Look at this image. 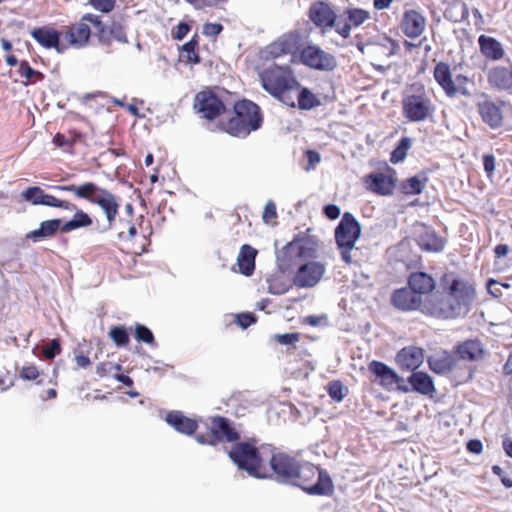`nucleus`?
Instances as JSON below:
<instances>
[{"label": "nucleus", "instance_id": "1", "mask_svg": "<svg viewBox=\"0 0 512 512\" xmlns=\"http://www.w3.org/2000/svg\"><path fill=\"white\" fill-rule=\"evenodd\" d=\"M269 444L258 445V440L250 438L237 441L228 451V456L240 470L256 478H267L266 458L269 456Z\"/></svg>", "mask_w": 512, "mask_h": 512}, {"label": "nucleus", "instance_id": "2", "mask_svg": "<svg viewBox=\"0 0 512 512\" xmlns=\"http://www.w3.org/2000/svg\"><path fill=\"white\" fill-rule=\"evenodd\" d=\"M263 123L260 107L254 102L242 99L233 104V115L218 123V128L233 137H246L258 130Z\"/></svg>", "mask_w": 512, "mask_h": 512}, {"label": "nucleus", "instance_id": "3", "mask_svg": "<svg viewBox=\"0 0 512 512\" xmlns=\"http://www.w3.org/2000/svg\"><path fill=\"white\" fill-rule=\"evenodd\" d=\"M57 190L74 194L76 198L98 205L104 212L109 227H112L119 212L117 197L94 182H84L80 185H58Z\"/></svg>", "mask_w": 512, "mask_h": 512}, {"label": "nucleus", "instance_id": "4", "mask_svg": "<svg viewBox=\"0 0 512 512\" xmlns=\"http://www.w3.org/2000/svg\"><path fill=\"white\" fill-rule=\"evenodd\" d=\"M436 106L423 84H413L401 99V112L408 122H423L433 117Z\"/></svg>", "mask_w": 512, "mask_h": 512}, {"label": "nucleus", "instance_id": "5", "mask_svg": "<svg viewBox=\"0 0 512 512\" xmlns=\"http://www.w3.org/2000/svg\"><path fill=\"white\" fill-rule=\"evenodd\" d=\"M262 87L273 97L287 106L295 107V89L298 81L293 74L286 69L275 66L265 69L260 74Z\"/></svg>", "mask_w": 512, "mask_h": 512}, {"label": "nucleus", "instance_id": "6", "mask_svg": "<svg viewBox=\"0 0 512 512\" xmlns=\"http://www.w3.org/2000/svg\"><path fill=\"white\" fill-rule=\"evenodd\" d=\"M433 77L448 98L471 96L469 85H474L473 79L464 74H458L453 78L450 65L447 62L440 61L436 63L433 69Z\"/></svg>", "mask_w": 512, "mask_h": 512}, {"label": "nucleus", "instance_id": "7", "mask_svg": "<svg viewBox=\"0 0 512 512\" xmlns=\"http://www.w3.org/2000/svg\"><path fill=\"white\" fill-rule=\"evenodd\" d=\"M226 93L227 91L220 90L217 87H205L196 93L193 109L200 117L208 121H214L228 111L223 97Z\"/></svg>", "mask_w": 512, "mask_h": 512}, {"label": "nucleus", "instance_id": "8", "mask_svg": "<svg viewBox=\"0 0 512 512\" xmlns=\"http://www.w3.org/2000/svg\"><path fill=\"white\" fill-rule=\"evenodd\" d=\"M361 235V226L356 218L345 212L335 228V241L340 251L341 259L348 265L352 263L351 252Z\"/></svg>", "mask_w": 512, "mask_h": 512}, {"label": "nucleus", "instance_id": "9", "mask_svg": "<svg viewBox=\"0 0 512 512\" xmlns=\"http://www.w3.org/2000/svg\"><path fill=\"white\" fill-rule=\"evenodd\" d=\"M93 24H100V16L86 13L77 22L64 26L62 39H64L66 51L69 48L81 49L86 47L90 41Z\"/></svg>", "mask_w": 512, "mask_h": 512}, {"label": "nucleus", "instance_id": "10", "mask_svg": "<svg viewBox=\"0 0 512 512\" xmlns=\"http://www.w3.org/2000/svg\"><path fill=\"white\" fill-rule=\"evenodd\" d=\"M440 281L444 294L449 295L463 311L467 310L476 296L474 284L467 279L455 276L454 273L443 274Z\"/></svg>", "mask_w": 512, "mask_h": 512}, {"label": "nucleus", "instance_id": "11", "mask_svg": "<svg viewBox=\"0 0 512 512\" xmlns=\"http://www.w3.org/2000/svg\"><path fill=\"white\" fill-rule=\"evenodd\" d=\"M196 440L200 444L212 446L220 442L236 443L240 440V433L228 418L215 416L211 418L209 432L197 434Z\"/></svg>", "mask_w": 512, "mask_h": 512}, {"label": "nucleus", "instance_id": "12", "mask_svg": "<svg viewBox=\"0 0 512 512\" xmlns=\"http://www.w3.org/2000/svg\"><path fill=\"white\" fill-rule=\"evenodd\" d=\"M298 464L294 456L270 445L269 456L266 458L268 477L274 474L277 478L291 480L295 476Z\"/></svg>", "mask_w": 512, "mask_h": 512}, {"label": "nucleus", "instance_id": "13", "mask_svg": "<svg viewBox=\"0 0 512 512\" xmlns=\"http://www.w3.org/2000/svg\"><path fill=\"white\" fill-rule=\"evenodd\" d=\"M463 312L459 305L447 294L427 297L422 308L424 315L438 319H455Z\"/></svg>", "mask_w": 512, "mask_h": 512}, {"label": "nucleus", "instance_id": "14", "mask_svg": "<svg viewBox=\"0 0 512 512\" xmlns=\"http://www.w3.org/2000/svg\"><path fill=\"white\" fill-rule=\"evenodd\" d=\"M506 102L503 100H492L485 98L476 105L481 120L491 129H498L503 125V108Z\"/></svg>", "mask_w": 512, "mask_h": 512}, {"label": "nucleus", "instance_id": "15", "mask_svg": "<svg viewBox=\"0 0 512 512\" xmlns=\"http://www.w3.org/2000/svg\"><path fill=\"white\" fill-rule=\"evenodd\" d=\"M291 480L309 494H320V469L318 466L309 463L298 464L295 476Z\"/></svg>", "mask_w": 512, "mask_h": 512}, {"label": "nucleus", "instance_id": "16", "mask_svg": "<svg viewBox=\"0 0 512 512\" xmlns=\"http://www.w3.org/2000/svg\"><path fill=\"white\" fill-rule=\"evenodd\" d=\"M23 200L30 202L33 205H45L54 208L72 209L73 203L68 200H61L53 195L45 193V191L38 186L28 187L21 193Z\"/></svg>", "mask_w": 512, "mask_h": 512}, {"label": "nucleus", "instance_id": "17", "mask_svg": "<svg viewBox=\"0 0 512 512\" xmlns=\"http://www.w3.org/2000/svg\"><path fill=\"white\" fill-rule=\"evenodd\" d=\"M32 38L46 49H55L58 53L66 52L62 30L58 31L50 26L34 28L31 31Z\"/></svg>", "mask_w": 512, "mask_h": 512}, {"label": "nucleus", "instance_id": "18", "mask_svg": "<svg viewBox=\"0 0 512 512\" xmlns=\"http://www.w3.org/2000/svg\"><path fill=\"white\" fill-rule=\"evenodd\" d=\"M426 24V18L421 12L409 9L405 10L402 15L400 29L406 37L415 39L424 33Z\"/></svg>", "mask_w": 512, "mask_h": 512}, {"label": "nucleus", "instance_id": "19", "mask_svg": "<svg viewBox=\"0 0 512 512\" xmlns=\"http://www.w3.org/2000/svg\"><path fill=\"white\" fill-rule=\"evenodd\" d=\"M392 305L401 311H420L424 306V300L417 295L411 288L402 287L396 289L391 296Z\"/></svg>", "mask_w": 512, "mask_h": 512}, {"label": "nucleus", "instance_id": "20", "mask_svg": "<svg viewBox=\"0 0 512 512\" xmlns=\"http://www.w3.org/2000/svg\"><path fill=\"white\" fill-rule=\"evenodd\" d=\"M368 369L375 376V379L379 381V384L387 390H391L402 381L392 368L381 361H371L368 364Z\"/></svg>", "mask_w": 512, "mask_h": 512}, {"label": "nucleus", "instance_id": "21", "mask_svg": "<svg viewBox=\"0 0 512 512\" xmlns=\"http://www.w3.org/2000/svg\"><path fill=\"white\" fill-rule=\"evenodd\" d=\"M487 81L494 90H512V65L492 67L487 73Z\"/></svg>", "mask_w": 512, "mask_h": 512}, {"label": "nucleus", "instance_id": "22", "mask_svg": "<svg viewBox=\"0 0 512 512\" xmlns=\"http://www.w3.org/2000/svg\"><path fill=\"white\" fill-rule=\"evenodd\" d=\"M395 178L384 173H370L364 177L368 190L378 195H391L395 188Z\"/></svg>", "mask_w": 512, "mask_h": 512}, {"label": "nucleus", "instance_id": "23", "mask_svg": "<svg viewBox=\"0 0 512 512\" xmlns=\"http://www.w3.org/2000/svg\"><path fill=\"white\" fill-rule=\"evenodd\" d=\"M165 421L177 432L188 436L193 435L198 428L197 421L185 416L181 411L168 412Z\"/></svg>", "mask_w": 512, "mask_h": 512}, {"label": "nucleus", "instance_id": "24", "mask_svg": "<svg viewBox=\"0 0 512 512\" xmlns=\"http://www.w3.org/2000/svg\"><path fill=\"white\" fill-rule=\"evenodd\" d=\"M407 284L417 295L430 294L436 287L435 279L428 273L417 271L409 275Z\"/></svg>", "mask_w": 512, "mask_h": 512}, {"label": "nucleus", "instance_id": "25", "mask_svg": "<svg viewBox=\"0 0 512 512\" xmlns=\"http://www.w3.org/2000/svg\"><path fill=\"white\" fill-rule=\"evenodd\" d=\"M306 256V248L303 242L296 240L289 242L283 247L280 260L286 268H291L293 265H300V261Z\"/></svg>", "mask_w": 512, "mask_h": 512}, {"label": "nucleus", "instance_id": "26", "mask_svg": "<svg viewBox=\"0 0 512 512\" xmlns=\"http://www.w3.org/2000/svg\"><path fill=\"white\" fill-rule=\"evenodd\" d=\"M320 279V266L317 263L300 264L294 276V283L298 287H312Z\"/></svg>", "mask_w": 512, "mask_h": 512}, {"label": "nucleus", "instance_id": "27", "mask_svg": "<svg viewBox=\"0 0 512 512\" xmlns=\"http://www.w3.org/2000/svg\"><path fill=\"white\" fill-rule=\"evenodd\" d=\"M399 367L403 370L415 371L423 361V354L420 349L404 347L396 356Z\"/></svg>", "mask_w": 512, "mask_h": 512}, {"label": "nucleus", "instance_id": "28", "mask_svg": "<svg viewBox=\"0 0 512 512\" xmlns=\"http://www.w3.org/2000/svg\"><path fill=\"white\" fill-rule=\"evenodd\" d=\"M457 358L450 352L442 351L428 359L430 369L437 374L451 372L457 366Z\"/></svg>", "mask_w": 512, "mask_h": 512}, {"label": "nucleus", "instance_id": "29", "mask_svg": "<svg viewBox=\"0 0 512 512\" xmlns=\"http://www.w3.org/2000/svg\"><path fill=\"white\" fill-rule=\"evenodd\" d=\"M478 44L482 55L489 60L497 61L502 59L505 55L502 44L494 37L480 35Z\"/></svg>", "mask_w": 512, "mask_h": 512}, {"label": "nucleus", "instance_id": "30", "mask_svg": "<svg viewBox=\"0 0 512 512\" xmlns=\"http://www.w3.org/2000/svg\"><path fill=\"white\" fill-rule=\"evenodd\" d=\"M456 353L460 359L468 361H478L483 358L484 349L481 341L477 339H468L456 346Z\"/></svg>", "mask_w": 512, "mask_h": 512}, {"label": "nucleus", "instance_id": "31", "mask_svg": "<svg viewBox=\"0 0 512 512\" xmlns=\"http://www.w3.org/2000/svg\"><path fill=\"white\" fill-rule=\"evenodd\" d=\"M412 390L426 396L432 397L435 393V386L432 378L423 371H414L407 379Z\"/></svg>", "mask_w": 512, "mask_h": 512}, {"label": "nucleus", "instance_id": "32", "mask_svg": "<svg viewBox=\"0 0 512 512\" xmlns=\"http://www.w3.org/2000/svg\"><path fill=\"white\" fill-rule=\"evenodd\" d=\"M417 244L423 251L439 253L444 250L446 240L438 235L434 230H427L419 235Z\"/></svg>", "mask_w": 512, "mask_h": 512}, {"label": "nucleus", "instance_id": "33", "mask_svg": "<svg viewBox=\"0 0 512 512\" xmlns=\"http://www.w3.org/2000/svg\"><path fill=\"white\" fill-rule=\"evenodd\" d=\"M256 256L255 248L248 244L242 245L237 257L238 271L245 276H251L255 270Z\"/></svg>", "mask_w": 512, "mask_h": 512}, {"label": "nucleus", "instance_id": "34", "mask_svg": "<svg viewBox=\"0 0 512 512\" xmlns=\"http://www.w3.org/2000/svg\"><path fill=\"white\" fill-rule=\"evenodd\" d=\"M74 208L67 209L68 211H74L73 217L65 222L61 227L62 233H69L73 230L80 228H87L93 224V220L88 213L79 209L76 204L73 203Z\"/></svg>", "mask_w": 512, "mask_h": 512}, {"label": "nucleus", "instance_id": "35", "mask_svg": "<svg viewBox=\"0 0 512 512\" xmlns=\"http://www.w3.org/2000/svg\"><path fill=\"white\" fill-rule=\"evenodd\" d=\"M61 219H51L46 220L40 223L38 229L30 231L27 234V238L32 239L34 241H40L45 238L53 237L58 230L61 231L62 227Z\"/></svg>", "mask_w": 512, "mask_h": 512}, {"label": "nucleus", "instance_id": "36", "mask_svg": "<svg viewBox=\"0 0 512 512\" xmlns=\"http://www.w3.org/2000/svg\"><path fill=\"white\" fill-rule=\"evenodd\" d=\"M444 16L451 22H462L469 16L468 6L462 0H453L445 9Z\"/></svg>", "mask_w": 512, "mask_h": 512}, {"label": "nucleus", "instance_id": "37", "mask_svg": "<svg viewBox=\"0 0 512 512\" xmlns=\"http://www.w3.org/2000/svg\"><path fill=\"white\" fill-rule=\"evenodd\" d=\"M199 37L195 34L190 41L183 44L180 49V58L188 64H199L201 58L198 54Z\"/></svg>", "mask_w": 512, "mask_h": 512}, {"label": "nucleus", "instance_id": "38", "mask_svg": "<svg viewBox=\"0 0 512 512\" xmlns=\"http://www.w3.org/2000/svg\"><path fill=\"white\" fill-rule=\"evenodd\" d=\"M302 110H309L318 105L317 97L307 88L298 87L295 89V104Z\"/></svg>", "mask_w": 512, "mask_h": 512}, {"label": "nucleus", "instance_id": "39", "mask_svg": "<svg viewBox=\"0 0 512 512\" xmlns=\"http://www.w3.org/2000/svg\"><path fill=\"white\" fill-rule=\"evenodd\" d=\"M427 180L425 176L420 177L416 175L410 177L401 183V192L406 195H418L424 190Z\"/></svg>", "mask_w": 512, "mask_h": 512}, {"label": "nucleus", "instance_id": "40", "mask_svg": "<svg viewBox=\"0 0 512 512\" xmlns=\"http://www.w3.org/2000/svg\"><path fill=\"white\" fill-rule=\"evenodd\" d=\"M18 73L25 79L22 83L26 86L35 84L44 79V75L40 71L33 69L25 60L19 63Z\"/></svg>", "mask_w": 512, "mask_h": 512}, {"label": "nucleus", "instance_id": "41", "mask_svg": "<svg viewBox=\"0 0 512 512\" xmlns=\"http://www.w3.org/2000/svg\"><path fill=\"white\" fill-rule=\"evenodd\" d=\"M301 61L312 68L320 69V49L316 46H307L300 54Z\"/></svg>", "mask_w": 512, "mask_h": 512}, {"label": "nucleus", "instance_id": "42", "mask_svg": "<svg viewBox=\"0 0 512 512\" xmlns=\"http://www.w3.org/2000/svg\"><path fill=\"white\" fill-rule=\"evenodd\" d=\"M79 138L80 134L75 131H69L68 134L56 133L53 137V143L55 146L69 151L73 149Z\"/></svg>", "mask_w": 512, "mask_h": 512}, {"label": "nucleus", "instance_id": "43", "mask_svg": "<svg viewBox=\"0 0 512 512\" xmlns=\"http://www.w3.org/2000/svg\"><path fill=\"white\" fill-rule=\"evenodd\" d=\"M109 337L118 347H125L129 344V334L124 326H112L109 330Z\"/></svg>", "mask_w": 512, "mask_h": 512}, {"label": "nucleus", "instance_id": "44", "mask_svg": "<svg viewBox=\"0 0 512 512\" xmlns=\"http://www.w3.org/2000/svg\"><path fill=\"white\" fill-rule=\"evenodd\" d=\"M411 147V139L409 137H402L391 153L390 161L393 164L399 163L406 158L407 152Z\"/></svg>", "mask_w": 512, "mask_h": 512}, {"label": "nucleus", "instance_id": "45", "mask_svg": "<svg viewBox=\"0 0 512 512\" xmlns=\"http://www.w3.org/2000/svg\"><path fill=\"white\" fill-rule=\"evenodd\" d=\"M351 27H358L370 18V13L360 8H350L346 11Z\"/></svg>", "mask_w": 512, "mask_h": 512}, {"label": "nucleus", "instance_id": "46", "mask_svg": "<svg viewBox=\"0 0 512 512\" xmlns=\"http://www.w3.org/2000/svg\"><path fill=\"white\" fill-rule=\"evenodd\" d=\"M134 336L139 342H143L151 346H156V341L152 331L143 324L137 323L135 325Z\"/></svg>", "mask_w": 512, "mask_h": 512}, {"label": "nucleus", "instance_id": "47", "mask_svg": "<svg viewBox=\"0 0 512 512\" xmlns=\"http://www.w3.org/2000/svg\"><path fill=\"white\" fill-rule=\"evenodd\" d=\"M327 391L333 401L341 402L346 396L347 388L344 387L341 381L335 380L328 384Z\"/></svg>", "mask_w": 512, "mask_h": 512}, {"label": "nucleus", "instance_id": "48", "mask_svg": "<svg viewBox=\"0 0 512 512\" xmlns=\"http://www.w3.org/2000/svg\"><path fill=\"white\" fill-rule=\"evenodd\" d=\"M109 35H110V44L112 41H117L119 43H127L128 38L126 35V31L120 23L113 22L109 26Z\"/></svg>", "mask_w": 512, "mask_h": 512}, {"label": "nucleus", "instance_id": "49", "mask_svg": "<svg viewBox=\"0 0 512 512\" xmlns=\"http://www.w3.org/2000/svg\"><path fill=\"white\" fill-rule=\"evenodd\" d=\"M62 351L59 339H52L43 347L42 353L47 360L54 359Z\"/></svg>", "mask_w": 512, "mask_h": 512}, {"label": "nucleus", "instance_id": "50", "mask_svg": "<svg viewBox=\"0 0 512 512\" xmlns=\"http://www.w3.org/2000/svg\"><path fill=\"white\" fill-rule=\"evenodd\" d=\"M332 27H335L336 32L343 38H348L350 36L351 24L347 17L338 16Z\"/></svg>", "mask_w": 512, "mask_h": 512}, {"label": "nucleus", "instance_id": "51", "mask_svg": "<svg viewBox=\"0 0 512 512\" xmlns=\"http://www.w3.org/2000/svg\"><path fill=\"white\" fill-rule=\"evenodd\" d=\"M19 376L23 380L34 381L40 376V371L34 364L25 365L20 369Z\"/></svg>", "mask_w": 512, "mask_h": 512}, {"label": "nucleus", "instance_id": "52", "mask_svg": "<svg viewBox=\"0 0 512 512\" xmlns=\"http://www.w3.org/2000/svg\"><path fill=\"white\" fill-rule=\"evenodd\" d=\"M89 4L102 13H109L115 8L116 0H89Z\"/></svg>", "mask_w": 512, "mask_h": 512}, {"label": "nucleus", "instance_id": "53", "mask_svg": "<svg viewBox=\"0 0 512 512\" xmlns=\"http://www.w3.org/2000/svg\"><path fill=\"white\" fill-rule=\"evenodd\" d=\"M93 28L95 29V34L100 43L109 45L110 44V35H109V27H107L102 20L100 19V24H93Z\"/></svg>", "mask_w": 512, "mask_h": 512}, {"label": "nucleus", "instance_id": "54", "mask_svg": "<svg viewBox=\"0 0 512 512\" xmlns=\"http://www.w3.org/2000/svg\"><path fill=\"white\" fill-rule=\"evenodd\" d=\"M301 337L300 333H285V334H276L274 336L275 341L281 345H293L297 341H299Z\"/></svg>", "mask_w": 512, "mask_h": 512}, {"label": "nucleus", "instance_id": "55", "mask_svg": "<svg viewBox=\"0 0 512 512\" xmlns=\"http://www.w3.org/2000/svg\"><path fill=\"white\" fill-rule=\"evenodd\" d=\"M112 369L121 371L122 366L120 364H113L111 362H101L96 367V373L99 377L102 378L109 374Z\"/></svg>", "mask_w": 512, "mask_h": 512}, {"label": "nucleus", "instance_id": "56", "mask_svg": "<svg viewBox=\"0 0 512 512\" xmlns=\"http://www.w3.org/2000/svg\"><path fill=\"white\" fill-rule=\"evenodd\" d=\"M337 17L334 11L322 2V24L332 27Z\"/></svg>", "mask_w": 512, "mask_h": 512}, {"label": "nucleus", "instance_id": "57", "mask_svg": "<svg viewBox=\"0 0 512 512\" xmlns=\"http://www.w3.org/2000/svg\"><path fill=\"white\" fill-rule=\"evenodd\" d=\"M223 31L220 23H205L203 25V34L207 37H217Z\"/></svg>", "mask_w": 512, "mask_h": 512}, {"label": "nucleus", "instance_id": "58", "mask_svg": "<svg viewBox=\"0 0 512 512\" xmlns=\"http://www.w3.org/2000/svg\"><path fill=\"white\" fill-rule=\"evenodd\" d=\"M305 158L307 159V164L304 166L306 170L315 168L320 161V155L315 150H307L305 152Z\"/></svg>", "mask_w": 512, "mask_h": 512}, {"label": "nucleus", "instance_id": "59", "mask_svg": "<svg viewBox=\"0 0 512 512\" xmlns=\"http://www.w3.org/2000/svg\"><path fill=\"white\" fill-rule=\"evenodd\" d=\"M262 218L266 223L277 218L276 206L272 201L266 203Z\"/></svg>", "mask_w": 512, "mask_h": 512}, {"label": "nucleus", "instance_id": "60", "mask_svg": "<svg viewBox=\"0 0 512 512\" xmlns=\"http://www.w3.org/2000/svg\"><path fill=\"white\" fill-rule=\"evenodd\" d=\"M483 167L488 177H491L495 171V157L493 154L483 155Z\"/></svg>", "mask_w": 512, "mask_h": 512}, {"label": "nucleus", "instance_id": "61", "mask_svg": "<svg viewBox=\"0 0 512 512\" xmlns=\"http://www.w3.org/2000/svg\"><path fill=\"white\" fill-rule=\"evenodd\" d=\"M334 491V485L330 476L322 471V495L331 496Z\"/></svg>", "mask_w": 512, "mask_h": 512}, {"label": "nucleus", "instance_id": "62", "mask_svg": "<svg viewBox=\"0 0 512 512\" xmlns=\"http://www.w3.org/2000/svg\"><path fill=\"white\" fill-rule=\"evenodd\" d=\"M255 317L250 313H241L236 316L237 324L242 328H247L255 323Z\"/></svg>", "mask_w": 512, "mask_h": 512}, {"label": "nucleus", "instance_id": "63", "mask_svg": "<svg viewBox=\"0 0 512 512\" xmlns=\"http://www.w3.org/2000/svg\"><path fill=\"white\" fill-rule=\"evenodd\" d=\"M309 18L316 26H320V1H316L311 5Z\"/></svg>", "mask_w": 512, "mask_h": 512}, {"label": "nucleus", "instance_id": "64", "mask_svg": "<svg viewBox=\"0 0 512 512\" xmlns=\"http://www.w3.org/2000/svg\"><path fill=\"white\" fill-rule=\"evenodd\" d=\"M190 31V26L185 22H180L175 31L173 32V38L176 40H182Z\"/></svg>", "mask_w": 512, "mask_h": 512}]
</instances>
